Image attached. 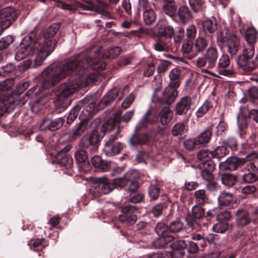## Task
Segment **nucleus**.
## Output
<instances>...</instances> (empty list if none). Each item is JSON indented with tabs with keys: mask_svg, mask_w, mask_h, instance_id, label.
<instances>
[{
	"mask_svg": "<svg viewBox=\"0 0 258 258\" xmlns=\"http://www.w3.org/2000/svg\"><path fill=\"white\" fill-rule=\"evenodd\" d=\"M105 66V63L99 60V57L93 59L88 57L83 61L80 58H71L64 63H53L42 72L41 87L44 89L51 87L74 71L79 78H82V80L85 79L87 84L93 83L98 77V74L93 70L100 71Z\"/></svg>",
	"mask_w": 258,
	"mask_h": 258,
	"instance_id": "f257e3e1",
	"label": "nucleus"
},
{
	"mask_svg": "<svg viewBox=\"0 0 258 258\" xmlns=\"http://www.w3.org/2000/svg\"><path fill=\"white\" fill-rule=\"evenodd\" d=\"M46 40L42 37L39 41L35 42L30 45L25 44L24 41H22L20 44V48L16 53L15 59L20 61L26 56L32 57L24 62V67L29 68L40 66L54 50V44L51 42H48L47 48L43 49L41 45Z\"/></svg>",
	"mask_w": 258,
	"mask_h": 258,
	"instance_id": "f03ea898",
	"label": "nucleus"
},
{
	"mask_svg": "<svg viewBox=\"0 0 258 258\" xmlns=\"http://www.w3.org/2000/svg\"><path fill=\"white\" fill-rule=\"evenodd\" d=\"M138 173L137 170L128 171L122 178H115L112 182L105 177H100L95 179L92 186L94 192L98 194H107L117 187H126L130 192L136 191L138 188L136 181Z\"/></svg>",
	"mask_w": 258,
	"mask_h": 258,
	"instance_id": "7ed1b4c3",
	"label": "nucleus"
},
{
	"mask_svg": "<svg viewBox=\"0 0 258 258\" xmlns=\"http://www.w3.org/2000/svg\"><path fill=\"white\" fill-rule=\"evenodd\" d=\"M99 122V119L95 120L92 122L93 130L90 134L85 135L80 141L79 144V149L75 154V159L78 163L86 164L88 159V153L85 149L95 145L104 136L105 132L112 128V126L108 122L102 125H97V123Z\"/></svg>",
	"mask_w": 258,
	"mask_h": 258,
	"instance_id": "20e7f679",
	"label": "nucleus"
},
{
	"mask_svg": "<svg viewBox=\"0 0 258 258\" xmlns=\"http://www.w3.org/2000/svg\"><path fill=\"white\" fill-rule=\"evenodd\" d=\"M72 74L69 81L60 84L54 92L55 96L54 103L60 111L64 110L70 104L69 97L75 92L80 85L79 80L81 78H79L74 71L66 76Z\"/></svg>",
	"mask_w": 258,
	"mask_h": 258,
	"instance_id": "39448f33",
	"label": "nucleus"
},
{
	"mask_svg": "<svg viewBox=\"0 0 258 258\" xmlns=\"http://www.w3.org/2000/svg\"><path fill=\"white\" fill-rule=\"evenodd\" d=\"M254 54V48L250 45L245 47L243 54L237 57V66L243 73H248L254 69L255 63L253 60H250Z\"/></svg>",
	"mask_w": 258,
	"mask_h": 258,
	"instance_id": "423d86ee",
	"label": "nucleus"
},
{
	"mask_svg": "<svg viewBox=\"0 0 258 258\" xmlns=\"http://www.w3.org/2000/svg\"><path fill=\"white\" fill-rule=\"evenodd\" d=\"M155 231L159 235L153 243L155 248H165L173 241V236L170 234L168 227L164 223H158L155 227Z\"/></svg>",
	"mask_w": 258,
	"mask_h": 258,
	"instance_id": "0eeeda50",
	"label": "nucleus"
},
{
	"mask_svg": "<svg viewBox=\"0 0 258 258\" xmlns=\"http://www.w3.org/2000/svg\"><path fill=\"white\" fill-rule=\"evenodd\" d=\"M177 88L168 85L167 87L161 93V95L158 94L160 90L157 88L155 93L153 95V99L156 101H158L161 104L170 105L172 104L178 96V92L176 90Z\"/></svg>",
	"mask_w": 258,
	"mask_h": 258,
	"instance_id": "6e6552de",
	"label": "nucleus"
},
{
	"mask_svg": "<svg viewBox=\"0 0 258 258\" xmlns=\"http://www.w3.org/2000/svg\"><path fill=\"white\" fill-rule=\"evenodd\" d=\"M170 249L164 250L157 253H153L149 255L148 258H173L176 254L177 250H182L186 247L185 241L183 240H176L171 242L170 244Z\"/></svg>",
	"mask_w": 258,
	"mask_h": 258,
	"instance_id": "1a4fd4ad",
	"label": "nucleus"
},
{
	"mask_svg": "<svg viewBox=\"0 0 258 258\" xmlns=\"http://www.w3.org/2000/svg\"><path fill=\"white\" fill-rule=\"evenodd\" d=\"M18 14L14 8L8 7L0 10V26L9 27L17 19Z\"/></svg>",
	"mask_w": 258,
	"mask_h": 258,
	"instance_id": "9d476101",
	"label": "nucleus"
},
{
	"mask_svg": "<svg viewBox=\"0 0 258 258\" xmlns=\"http://www.w3.org/2000/svg\"><path fill=\"white\" fill-rule=\"evenodd\" d=\"M204 209L198 205H196L192 209L191 215L186 217V221L191 229L195 231L200 230L201 227L196 219L201 218L204 215Z\"/></svg>",
	"mask_w": 258,
	"mask_h": 258,
	"instance_id": "9b49d317",
	"label": "nucleus"
},
{
	"mask_svg": "<svg viewBox=\"0 0 258 258\" xmlns=\"http://www.w3.org/2000/svg\"><path fill=\"white\" fill-rule=\"evenodd\" d=\"M59 28V26L58 24H54L51 25L47 29L46 31L41 33L36 42L39 41V40L42 38V37H43L46 40V41H45V42H43L41 45L42 49H45L47 48V43H48V42H52L54 44V48L55 46V41L53 39H51L50 38L53 37L56 34V33L58 30Z\"/></svg>",
	"mask_w": 258,
	"mask_h": 258,
	"instance_id": "f8f14e48",
	"label": "nucleus"
},
{
	"mask_svg": "<svg viewBox=\"0 0 258 258\" xmlns=\"http://www.w3.org/2000/svg\"><path fill=\"white\" fill-rule=\"evenodd\" d=\"M156 118L157 115L153 112L152 109L149 110L138 122L135 131L139 132L140 131L146 128L147 125L154 123L156 120Z\"/></svg>",
	"mask_w": 258,
	"mask_h": 258,
	"instance_id": "ddd939ff",
	"label": "nucleus"
},
{
	"mask_svg": "<svg viewBox=\"0 0 258 258\" xmlns=\"http://www.w3.org/2000/svg\"><path fill=\"white\" fill-rule=\"evenodd\" d=\"M115 138H110L106 143L103 151L108 156H113L118 154L123 148L121 143L115 142Z\"/></svg>",
	"mask_w": 258,
	"mask_h": 258,
	"instance_id": "4468645a",
	"label": "nucleus"
},
{
	"mask_svg": "<svg viewBox=\"0 0 258 258\" xmlns=\"http://www.w3.org/2000/svg\"><path fill=\"white\" fill-rule=\"evenodd\" d=\"M192 100L190 97L184 96L178 101L175 106V113L179 115L186 114L190 108Z\"/></svg>",
	"mask_w": 258,
	"mask_h": 258,
	"instance_id": "2eb2a0df",
	"label": "nucleus"
},
{
	"mask_svg": "<svg viewBox=\"0 0 258 258\" xmlns=\"http://www.w3.org/2000/svg\"><path fill=\"white\" fill-rule=\"evenodd\" d=\"M134 209L132 206L124 207L122 210V214L119 216V220L127 225L134 224L137 218L134 214Z\"/></svg>",
	"mask_w": 258,
	"mask_h": 258,
	"instance_id": "dca6fc26",
	"label": "nucleus"
},
{
	"mask_svg": "<svg viewBox=\"0 0 258 258\" xmlns=\"http://www.w3.org/2000/svg\"><path fill=\"white\" fill-rule=\"evenodd\" d=\"M228 52L231 56L235 55L239 50L240 41L238 37L233 34H229L226 40Z\"/></svg>",
	"mask_w": 258,
	"mask_h": 258,
	"instance_id": "f3484780",
	"label": "nucleus"
},
{
	"mask_svg": "<svg viewBox=\"0 0 258 258\" xmlns=\"http://www.w3.org/2000/svg\"><path fill=\"white\" fill-rule=\"evenodd\" d=\"M158 33L160 36L172 37L174 34V30L165 19H160L157 24Z\"/></svg>",
	"mask_w": 258,
	"mask_h": 258,
	"instance_id": "a211bd4d",
	"label": "nucleus"
},
{
	"mask_svg": "<svg viewBox=\"0 0 258 258\" xmlns=\"http://www.w3.org/2000/svg\"><path fill=\"white\" fill-rule=\"evenodd\" d=\"M63 123V120L58 118L54 120L47 119L42 121L40 125V130L41 131H55L62 126Z\"/></svg>",
	"mask_w": 258,
	"mask_h": 258,
	"instance_id": "6ab92c4d",
	"label": "nucleus"
},
{
	"mask_svg": "<svg viewBox=\"0 0 258 258\" xmlns=\"http://www.w3.org/2000/svg\"><path fill=\"white\" fill-rule=\"evenodd\" d=\"M244 164V159L243 158L239 159L236 156H231L229 157L223 163H220L219 166L223 165L226 169L234 170L236 169L238 167Z\"/></svg>",
	"mask_w": 258,
	"mask_h": 258,
	"instance_id": "aec40b11",
	"label": "nucleus"
},
{
	"mask_svg": "<svg viewBox=\"0 0 258 258\" xmlns=\"http://www.w3.org/2000/svg\"><path fill=\"white\" fill-rule=\"evenodd\" d=\"M179 22L185 24L192 18L191 13L187 6H182L178 9L177 15Z\"/></svg>",
	"mask_w": 258,
	"mask_h": 258,
	"instance_id": "412c9836",
	"label": "nucleus"
},
{
	"mask_svg": "<svg viewBox=\"0 0 258 258\" xmlns=\"http://www.w3.org/2000/svg\"><path fill=\"white\" fill-rule=\"evenodd\" d=\"M86 116L87 114L85 115V118H82V120L77 125L72 135L70 136V140L71 141L75 140L78 137L82 135L85 131L87 129L89 125V122L86 118Z\"/></svg>",
	"mask_w": 258,
	"mask_h": 258,
	"instance_id": "4be33fe9",
	"label": "nucleus"
},
{
	"mask_svg": "<svg viewBox=\"0 0 258 258\" xmlns=\"http://www.w3.org/2000/svg\"><path fill=\"white\" fill-rule=\"evenodd\" d=\"M161 12L173 18L176 16L177 7L174 3H164L162 6Z\"/></svg>",
	"mask_w": 258,
	"mask_h": 258,
	"instance_id": "5701e85b",
	"label": "nucleus"
},
{
	"mask_svg": "<svg viewBox=\"0 0 258 258\" xmlns=\"http://www.w3.org/2000/svg\"><path fill=\"white\" fill-rule=\"evenodd\" d=\"M149 136L146 134H140L139 132L135 131L134 134L130 140L131 144L133 145H144L148 143Z\"/></svg>",
	"mask_w": 258,
	"mask_h": 258,
	"instance_id": "b1692460",
	"label": "nucleus"
},
{
	"mask_svg": "<svg viewBox=\"0 0 258 258\" xmlns=\"http://www.w3.org/2000/svg\"><path fill=\"white\" fill-rule=\"evenodd\" d=\"M180 75L181 72L179 69H173L169 74L170 82L168 85L178 88L180 85Z\"/></svg>",
	"mask_w": 258,
	"mask_h": 258,
	"instance_id": "393cba45",
	"label": "nucleus"
},
{
	"mask_svg": "<svg viewBox=\"0 0 258 258\" xmlns=\"http://www.w3.org/2000/svg\"><path fill=\"white\" fill-rule=\"evenodd\" d=\"M205 56L208 60V68H213L215 66L218 58L217 50L213 47H210L207 49Z\"/></svg>",
	"mask_w": 258,
	"mask_h": 258,
	"instance_id": "a878e982",
	"label": "nucleus"
},
{
	"mask_svg": "<svg viewBox=\"0 0 258 258\" xmlns=\"http://www.w3.org/2000/svg\"><path fill=\"white\" fill-rule=\"evenodd\" d=\"M208 44V41L205 38L198 37L193 43V51L197 53L193 56L203 52L207 47Z\"/></svg>",
	"mask_w": 258,
	"mask_h": 258,
	"instance_id": "bb28decb",
	"label": "nucleus"
},
{
	"mask_svg": "<svg viewBox=\"0 0 258 258\" xmlns=\"http://www.w3.org/2000/svg\"><path fill=\"white\" fill-rule=\"evenodd\" d=\"M143 18L144 22L146 25H151L156 21L157 14L152 8L144 11Z\"/></svg>",
	"mask_w": 258,
	"mask_h": 258,
	"instance_id": "cd10ccee",
	"label": "nucleus"
},
{
	"mask_svg": "<svg viewBox=\"0 0 258 258\" xmlns=\"http://www.w3.org/2000/svg\"><path fill=\"white\" fill-rule=\"evenodd\" d=\"M257 32L256 29L252 27L248 28L245 32V38L247 42V45L245 47L252 46L254 47L253 44L257 40Z\"/></svg>",
	"mask_w": 258,
	"mask_h": 258,
	"instance_id": "c85d7f7f",
	"label": "nucleus"
},
{
	"mask_svg": "<svg viewBox=\"0 0 258 258\" xmlns=\"http://www.w3.org/2000/svg\"><path fill=\"white\" fill-rule=\"evenodd\" d=\"M236 221L237 224L241 227L245 226L248 224L250 219L247 211L243 210H238L236 213Z\"/></svg>",
	"mask_w": 258,
	"mask_h": 258,
	"instance_id": "c756f323",
	"label": "nucleus"
},
{
	"mask_svg": "<svg viewBox=\"0 0 258 258\" xmlns=\"http://www.w3.org/2000/svg\"><path fill=\"white\" fill-rule=\"evenodd\" d=\"M102 48L96 51V54L100 57L102 56L104 58H113L118 56L121 51V48L118 46L109 49L107 52L101 54Z\"/></svg>",
	"mask_w": 258,
	"mask_h": 258,
	"instance_id": "7c9ffc66",
	"label": "nucleus"
},
{
	"mask_svg": "<svg viewBox=\"0 0 258 258\" xmlns=\"http://www.w3.org/2000/svg\"><path fill=\"white\" fill-rule=\"evenodd\" d=\"M91 162L94 167L102 171H106L109 168V164L107 162L102 160L101 157L98 156H94L91 159Z\"/></svg>",
	"mask_w": 258,
	"mask_h": 258,
	"instance_id": "2f4dec72",
	"label": "nucleus"
},
{
	"mask_svg": "<svg viewBox=\"0 0 258 258\" xmlns=\"http://www.w3.org/2000/svg\"><path fill=\"white\" fill-rule=\"evenodd\" d=\"M218 203L221 206H228L234 201L233 195L229 192H222L218 198Z\"/></svg>",
	"mask_w": 258,
	"mask_h": 258,
	"instance_id": "473e14b6",
	"label": "nucleus"
},
{
	"mask_svg": "<svg viewBox=\"0 0 258 258\" xmlns=\"http://www.w3.org/2000/svg\"><path fill=\"white\" fill-rule=\"evenodd\" d=\"M229 153V151L223 144L222 146H218L213 151H211L212 158L221 159L223 158Z\"/></svg>",
	"mask_w": 258,
	"mask_h": 258,
	"instance_id": "72a5a7b5",
	"label": "nucleus"
},
{
	"mask_svg": "<svg viewBox=\"0 0 258 258\" xmlns=\"http://www.w3.org/2000/svg\"><path fill=\"white\" fill-rule=\"evenodd\" d=\"M119 91L116 88L112 89L101 100L100 103H103L106 105L109 104L119 95Z\"/></svg>",
	"mask_w": 258,
	"mask_h": 258,
	"instance_id": "f704fd0d",
	"label": "nucleus"
},
{
	"mask_svg": "<svg viewBox=\"0 0 258 258\" xmlns=\"http://www.w3.org/2000/svg\"><path fill=\"white\" fill-rule=\"evenodd\" d=\"M211 137V132L209 130H206L197 137L196 139L199 145L203 146L207 144Z\"/></svg>",
	"mask_w": 258,
	"mask_h": 258,
	"instance_id": "c9c22d12",
	"label": "nucleus"
},
{
	"mask_svg": "<svg viewBox=\"0 0 258 258\" xmlns=\"http://www.w3.org/2000/svg\"><path fill=\"white\" fill-rule=\"evenodd\" d=\"M188 2L191 8L195 12H201L206 9L203 0H188Z\"/></svg>",
	"mask_w": 258,
	"mask_h": 258,
	"instance_id": "e433bc0d",
	"label": "nucleus"
},
{
	"mask_svg": "<svg viewBox=\"0 0 258 258\" xmlns=\"http://www.w3.org/2000/svg\"><path fill=\"white\" fill-rule=\"evenodd\" d=\"M56 158L59 164L67 167L70 166L73 163L72 158H70L68 154L62 155V153H58Z\"/></svg>",
	"mask_w": 258,
	"mask_h": 258,
	"instance_id": "4c0bfd02",
	"label": "nucleus"
},
{
	"mask_svg": "<svg viewBox=\"0 0 258 258\" xmlns=\"http://www.w3.org/2000/svg\"><path fill=\"white\" fill-rule=\"evenodd\" d=\"M229 228L228 223L223 221H218V222L213 226V230L217 233H224Z\"/></svg>",
	"mask_w": 258,
	"mask_h": 258,
	"instance_id": "58836bf2",
	"label": "nucleus"
},
{
	"mask_svg": "<svg viewBox=\"0 0 258 258\" xmlns=\"http://www.w3.org/2000/svg\"><path fill=\"white\" fill-rule=\"evenodd\" d=\"M196 202L198 205H203L208 201L207 196L204 189H199L195 192Z\"/></svg>",
	"mask_w": 258,
	"mask_h": 258,
	"instance_id": "ea45409f",
	"label": "nucleus"
},
{
	"mask_svg": "<svg viewBox=\"0 0 258 258\" xmlns=\"http://www.w3.org/2000/svg\"><path fill=\"white\" fill-rule=\"evenodd\" d=\"M221 181L224 185L231 187L235 184L236 178L232 174L226 173L222 175Z\"/></svg>",
	"mask_w": 258,
	"mask_h": 258,
	"instance_id": "a19ab883",
	"label": "nucleus"
},
{
	"mask_svg": "<svg viewBox=\"0 0 258 258\" xmlns=\"http://www.w3.org/2000/svg\"><path fill=\"white\" fill-rule=\"evenodd\" d=\"M172 112L169 107H165L159 112L162 123H166L171 119Z\"/></svg>",
	"mask_w": 258,
	"mask_h": 258,
	"instance_id": "79ce46f5",
	"label": "nucleus"
},
{
	"mask_svg": "<svg viewBox=\"0 0 258 258\" xmlns=\"http://www.w3.org/2000/svg\"><path fill=\"white\" fill-rule=\"evenodd\" d=\"M203 26L204 31L209 33L214 32L217 29V24L215 21L210 19L205 20L203 23Z\"/></svg>",
	"mask_w": 258,
	"mask_h": 258,
	"instance_id": "37998d69",
	"label": "nucleus"
},
{
	"mask_svg": "<svg viewBox=\"0 0 258 258\" xmlns=\"http://www.w3.org/2000/svg\"><path fill=\"white\" fill-rule=\"evenodd\" d=\"M185 131L184 124L182 122H178L176 123L173 127L172 134L173 136H177L181 135Z\"/></svg>",
	"mask_w": 258,
	"mask_h": 258,
	"instance_id": "c03bdc74",
	"label": "nucleus"
},
{
	"mask_svg": "<svg viewBox=\"0 0 258 258\" xmlns=\"http://www.w3.org/2000/svg\"><path fill=\"white\" fill-rule=\"evenodd\" d=\"M148 191L150 198L152 200H155L158 198L159 196L160 188L157 185L152 184L149 187Z\"/></svg>",
	"mask_w": 258,
	"mask_h": 258,
	"instance_id": "a18cd8bd",
	"label": "nucleus"
},
{
	"mask_svg": "<svg viewBox=\"0 0 258 258\" xmlns=\"http://www.w3.org/2000/svg\"><path fill=\"white\" fill-rule=\"evenodd\" d=\"M183 228V224L182 222L178 220H176L172 222L169 228L168 227V230L173 233H176L180 231Z\"/></svg>",
	"mask_w": 258,
	"mask_h": 258,
	"instance_id": "49530a36",
	"label": "nucleus"
},
{
	"mask_svg": "<svg viewBox=\"0 0 258 258\" xmlns=\"http://www.w3.org/2000/svg\"><path fill=\"white\" fill-rule=\"evenodd\" d=\"M80 109L81 107L78 105H76L71 110L67 119L68 123H71L76 118Z\"/></svg>",
	"mask_w": 258,
	"mask_h": 258,
	"instance_id": "de8ad7c7",
	"label": "nucleus"
},
{
	"mask_svg": "<svg viewBox=\"0 0 258 258\" xmlns=\"http://www.w3.org/2000/svg\"><path fill=\"white\" fill-rule=\"evenodd\" d=\"M198 145L199 144L198 143V142H197L196 139H187L183 142L184 147L188 150H192L195 149Z\"/></svg>",
	"mask_w": 258,
	"mask_h": 258,
	"instance_id": "09e8293b",
	"label": "nucleus"
},
{
	"mask_svg": "<svg viewBox=\"0 0 258 258\" xmlns=\"http://www.w3.org/2000/svg\"><path fill=\"white\" fill-rule=\"evenodd\" d=\"M13 41V38L12 36L8 35L2 38L0 40V50L7 48Z\"/></svg>",
	"mask_w": 258,
	"mask_h": 258,
	"instance_id": "8fccbe9b",
	"label": "nucleus"
},
{
	"mask_svg": "<svg viewBox=\"0 0 258 258\" xmlns=\"http://www.w3.org/2000/svg\"><path fill=\"white\" fill-rule=\"evenodd\" d=\"M210 107V102L209 101L205 102L197 111V116L199 117L203 116L209 110Z\"/></svg>",
	"mask_w": 258,
	"mask_h": 258,
	"instance_id": "3c124183",
	"label": "nucleus"
},
{
	"mask_svg": "<svg viewBox=\"0 0 258 258\" xmlns=\"http://www.w3.org/2000/svg\"><path fill=\"white\" fill-rule=\"evenodd\" d=\"M197 157L200 160L208 162V160L212 157L211 151L205 150H201L198 153Z\"/></svg>",
	"mask_w": 258,
	"mask_h": 258,
	"instance_id": "603ef678",
	"label": "nucleus"
},
{
	"mask_svg": "<svg viewBox=\"0 0 258 258\" xmlns=\"http://www.w3.org/2000/svg\"><path fill=\"white\" fill-rule=\"evenodd\" d=\"M135 98V96L132 93H130L129 95L124 99L123 102L121 103V107L124 109L128 108L130 105L133 103Z\"/></svg>",
	"mask_w": 258,
	"mask_h": 258,
	"instance_id": "864d4df0",
	"label": "nucleus"
},
{
	"mask_svg": "<svg viewBox=\"0 0 258 258\" xmlns=\"http://www.w3.org/2000/svg\"><path fill=\"white\" fill-rule=\"evenodd\" d=\"M196 27L193 25H189L186 30V36L187 39L189 40L194 39L196 37Z\"/></svg>",
	"mask_w": 258,
	"mask_h": 258,
	"instance_id": "5fc2aeb1",
	"label": "nucleus"
},
{
	"mask_svg": "<svg viewBox=\"0 0 258 258\" xmlns=\"http://www.w3.org/2000/svg\"><path fill=\"white\" fill-rule=\"evenodd\" d=\"M196 66L198 68L206 67L208 68V60L205 55L199 57L195 62Z\"/></svg>",
	"mask_w": 258,
	"mask_h": 258,
	"instance_id": "6e6d98bb",
	"label": "nucleus"
},
{
	"mask_svg": "<svg viewBox=\"0 0 258 258\" xmlns=\"http://www.w3.org/2000/svg\"><path fill=\"white\" fill-rule=\"evenodd\" d=\"M230 64L229 56L227 54H223L219 60L218 67L219 68H225Z\"/></svg>",
	"mask_w": 258,
	"mask_h": 258,
	"instance_id": "4d7b16f0",
	"label": "nucleus"
},
{
	"mask_svg": "<svg viewBox=\"0 0 258 258\" xmlns=\"http://www.w3.org/2000/svg\"><path fill=\"white\" fill-rule=\"evenodd\" d=\"M243 181L246 183H252L257 180L256 175L252 172H249L242 176Z\"/></svg>",
	"mask_w": 258,
	"mask_h": 258,
	"instance_id": "13d9d810",
	"label": "nucleus"
},
{
	"mask_svg": "<svg viewBox=\"0 0 258 258\" xmlns=\"http://www.w3.org/2000/svg\"><path fill=\"white\" fill-rule=\"evenodd\" d=\"M155 70V67L153 62L148 63L144 72V75L146 77H150L152 76Z\"/></svg>",
	"mask_w": 258,
	"mask_h": 258,
	"instance_id": "bf43d9fd",
	"label": "nucleus"
},
{
	"mask_svg": "<svg viewBox=\"0 0 258 258\" xmlns=\"http://www.w3.org/2000/svg\"><path fill=\"white\" fill-rule=\"evenodd\" d=\"M15 67L12 63L8 64L0 68V74L6 75L12 73L15 70Z\"/></svg>",
	"mask_w": 258,
	"mask_h": 258,
	"instance_id": "052dcab7",
	"label": "nucleus"
},
{
	"mask_svg": "<svg viewBox=\"0 0 258 258\" xmlns=\"http://www.w3.org/2000/svg\"><path fill=\"white\" fill-rule=\"evenodd\" d=\"M139 9H142L144 10H148L154 7L148 0H138Z\"/></svg>",
	"mask_w": 258,
	"mask_h": 258,
	"instance_id": "680f3d73",
	"label": "nucleus"
},
{
	"mask_svg": "<svg viewBox=\"0 0 258 258\" xmlns=\"http://www.w3.org/2000/svg\"><path fill=\"white\" fill-rule=\"evenodd\" d=\"M201 175L203 179L207 181H211L214 178V176L211 172L207 170H202Z\"/></svg>",
	"mask_w": 258,
	"mask_h": 258,
	"instance_id": "e2e57ef3",
	"label": "nucleus"
},
{
	"mask_svg": "<svg viewBox=\"0 0 258 258\" xmlns=\"http://www.w3.org/2000/svg\"><path fill=\"white\" fill-rule=\"evenodd\" d=\"M230 218V213L227 211H222L217 216L218 221L227 220Z\"/></svg>",
	"mask_w": 258,
	"mask_h": 258,
	"instance_id": "0e129e2a",
	"label": "nucleus"
},
{
	"mask_svg": "<svg viewBox=\"0 0 258 258\" xmlns=\"http://www.w3.org/2000/svg\"><path fill=\"white\" fill-rule=\"evenodd\" d=\"M165 206L163 204H158L155 206L152 210L154 215L158 217L161 215Z\"/></svg>",
	"mask_w": 258,
	"mask_h": 258,
	"instance_id": "69168bd1",
	"label": "nucleus"
},
{
	"mask_svg": "<svg viewBox=\"0 0 258 258\" xmlns=\"http://www.w3.org/2000/svg\"><path fill=\"white\" fill-rule=\"evenodd\" d=\"M256 190V187L253 185H246L242 188L241 192L245 195L251 194L254 192Z\"/></svg>",
	"mask_w": 258,
	"mask_h": 258,
	"instance_id": "338daca9",
	"label": "nucleus"
},
{
	"mask_svg": "<svg viewBox=\"0 0 258 258\" xmlns=\"http://www.w3.org/2000/svg\"><path fill=\"white\" fill-rule=\"evenodd\" d=\"M154 49L157 51H164L168 49V46L162 42H157L154 44Z\"/></svg>",
	"mask_w": 258,
	"mask_h": 258,
	"instance_id": "774afa93",
	"label": "nucleus"
}]
</instances>
